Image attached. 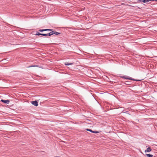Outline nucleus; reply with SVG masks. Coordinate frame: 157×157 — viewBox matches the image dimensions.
<instances>
[{
    "mask_svg": "<svg viewBox=\"0 0 157 157\" xmlns=\"http://www.w3.org/2000/svg\"><path fill=\"white\" fill-rule=\"evenodd\" d=\"M151 151V149L150 147H149L147 148V149L145 150V152H148Z\"/></svg>",
    "mask_w": 157,
    "mask_h": 157,
    "instance_id": "nucleus-5",
    "label": "nucleus"
},
{
    "mask_svg": "<svg viewBox=\"0 0 157 157\" xmlns=\"http://www.w3.org/2000/svg\"><path fill=\"white\" fill-rule=\"evenodd\" d=\"M37 67L36 65H31L28 67Z\"/></svg>",
    "mask_w": 157,
    "mask_h": 157,
    "instance_id": "nucleus-14",
    "label": "nucleus"
},
{
    "mask_svg": "<svg viewBox=\"0 0 157 157\" xmlns=\"http://www.w3.org/2000/svg\"><path fill=\"white\" fill-rule=\"evenodd\" d=\"M55 31V32H54V34H55L56 35H57L60 34V33H59L57 32H56L55 31Z\"/></svg>",
    "mask_w": 157,
    "mask_h": 157,
    "instance_id": "nucleus-9",
    "label": "nucleus"
},
{
    "mask_svg": "<svg viewBox=\"0 0 157 157\" xmlns=\"http://www.w3.org/2000/svg\"><path fill=\"white\" fill-rule=\"evenodd\" d=\"M54 157H61L60 156H54Z\"/></svg>",
    "mask_w": 157,
    "mask_h": 157,
    "instance_id": "nucleus-17",
    "label": "nucleus"
},
{
    "mask_svg": "<svg viewBox=\"0 0 157 157\" xmlns=\"http://www.w3.org/2000/svg\"><path fill=\"white\" fill-rule=\"evenodd\" d=\"M151 1H157V0H151Z\"/></svg>",
    "mask_w": 157,
    "mask_h": 157,
    "instance_id": "nucleus-16",
    "label": "nucleus"
},
{
    "mask_svg": "<svg viewBox=\"0 0 157 157\" xmlns=\"http://www.w3.org/2000/svg\"><path fill=\"white\" fill-rule=\"evenodd\" d=\"M122 78H124L125 79H129L130 80H132L133 81H140L141 80H137V79H133L131 77H129L128 76H124L122 77Z\"/></svg>",
    "mask_w": 157,
    "mask_h": 157,
    "instance_id": "nucleus-1",
    "label": "nucleus"
},
{
    "mask_svg": "<svg viewBox=\"0 0 157 157\" xmlns=\"http://www.w3.org/2000/svg\"><path fill=\"white\" fill-rule=\"evenodd\" d=\"M73 64V63H69L68 62L65 63V64L66 65H71Z\"/></svg>",
    "mask_w": 157,
    "mask_h": 157,
    "instance_id": "nucleus-8",
    "label": "nucleus"
},
{
    "mask_svg": "<svg viewBox=\"0 0 157 157\" xmlns=\"http://www.w3.org/2000/svg\"><path fill=\"white\" fill-rule=\"evenodd\" d=\"M1 101L5 104H9L10 102V101L9 100H2Z\"/></svg>",
    "mask_w": 157,
    "mask_h": 157,
    "instance_id": "nucleus-4",
    "label": "nucleus"
},
{
    "mask_svg": "<svg viewBox=\"0 0 157 157\" xmlns=\"http://www.w3.org/2000/svg\"><path fill=\"white\" fill-rule=\"evenodd\" d=\"M39 32H42L43 31H45V30H44V29H40L39 30Z\"/></svg>",
    "mask_w": 157,
    "mask_h": 157,
    "instance_id": "nucleus-12",
    "label": "nucleus"
},
{
    "mask_svg": "<svg viewBox=\"0 0 157 157\" xmlns=\"http://www.w3.org/2000/svg\"><path fill=\"white\" fill-rule=\"evenodd\" d=\"M86 130L87 131H89L92 132H93V131L91 129H86Z\"/></svg>",
    "mask_w": 157,
    "mask_h": 157,
    "instance_id": "nucleus-13",
    "label": "nucleus"
},
{
    "mask_svg": "<svg viewBox=\"0 0 157 157\" xmlns=\"http://www.w3.org/2000/svg\"><path fill=\"white\" fill-rule=\"evenodd\" d=\"M54 32H55V31H52L50 32L48 34V36H50L54 34Z\"/></svg>",
    "mask_w": 157,
    "mask_h": 157,
    "instance_id": "nucleus-6",
    "label": "nucleus"
},
{
    "mask_svg": "<svg viewBox=\"0 0 157 157\" xmlns=\"http://www.w3.org/2000/svg\"><path fill=\"white\" fill-rule=\"evenodd\" d=\"M151 0H143V2H144L145 3V2H147L149 1H150Z\"/></svg>",
    "mask_w": 157,
    "mask_h": 157,
    "instance_id": "nucleus-10",
    "label": "nucleus"
},
{
    "mask_svg": "<svg viewBox=\"0 0 157 157\" xmlns=\"http://www.w3.org/2000/svg\"><path fill=\"white\" fill-rule=\"evenodd\" d=\"M145 155L148 157H152L153 156V155L147 154H145Z\"/></svg>",
    "mask_w": 157,
    "mask_h": 157,
    "instance_id": "nucleus-7",
    "label": "nucleus"
},
{
    "mask_svg": "<svg viewBox=\"0 0 157 157\" xmlns=\"http://www.w3.org/2000/svg\"><path fill=\"white\" fill-rule=\"evenodd\" d=\"M32 103L36 106H37L38 105V102L36 101H32Z\"/></svg>",
    "mask_w": 157,
    "mask_h": 157,
    "instance_id": "nucleus-3",
    "label": "nucleus"
},
{
    "mask_svg": "<svg viewBox=\"0 0 157 157\" xmlns=\"http://www.w3.org/2000/svg\"><path fill=\"white\" fill-rule=\"evenodd\" d=\"M36 35L39 36V35H42L44 36H48V34H43V33H40L38 32H36Z\"/></svg>",
    "mask_w": 157,
    "mask_h": 157,
    "instance_id": "nucleus-2",
    "label": "nucleus"
},
{
    "mask_svg": "<svg viewBox=\"0 0 157 157\" xmlns=\"http://www.w3.org/2000/svg\"><path fill=\"white\" fill-rule=\"evenodd\" d=\"M92 132L94 133H98L99 132L97 131H93V132Z\"/></svg>",
    "mask_w": 157,
    "mask_h": 157,
    "instance_id": "nucleus-15",
    "label": "nucleus"
},
{
    "mask_svg": "<svg viewBox=\"0 0 157 157\" xmlns=\"http://www.w3.org/2000/svg\"><path fill=\"white\" fill-rule=\"evenodd\" d=\"M45 31H52V29H44Z\"/></svg>",
    "mask_w": 157,
    "mask_h": 157,
    "instance_id": "nucleus-11",
    "label": "nucleus"
}]
</instances>
